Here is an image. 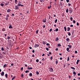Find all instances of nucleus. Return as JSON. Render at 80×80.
<instances>
[{"label":"nucleus","mask_w":80,"mask_h":80,"mask_svg":"<svg viewBox=\"0 0 80 80\" xmlns=\"http://www.w3.org/2000/svg\"><path fill=\"white\" fill-rule=\"evenodd\" d=\"M49 71L50 72H53V69L52 68H49Z\"/></svg>","instance_id":"f257e3e1"},{"label":"nucleus","mask_w":80,"mask_h":80,"mask_svg":"<svg viewBox=\"0 0 80 80\" xmlns=\"http://www.w3.org/2000/svg\"><path fill=\"white\" fill-rule=\"evenodd\" d=\"M18 7H20V6H21V7H24V5H22L21 4H18Z\"/></svg>","instance_id":"f03ea898"},{"label":"nucleus","mask_w":80,"mask_h":80,"mask_svg":"<svg viewBox=\"0 0 80 80\" xmlns=\"http://www.w3.org/2000/svg\"><path fill=\"white\" fill-rule=\"evenodd\" d=\"M19 8V7L17 6H15V10H18Z\"/></svg>","instance_id":"7ed1b4c3"},{"label":"nucleus","mask_w":80,"mask_h":80,"mask_svg":"<svg viewBox=\"0 0 80 80\" xmlns=\"http://www.w3.org/2000/svg\"><path fill=\"white\" fill-rule=\"evenodd\" d=\"M11 11H12V10H10V9H8V10L7 11V12L8 13H10V12Z\"/></svg>","instance_id":"20e7f679"},{"label":"nucleus","mask_w":80,"mask_h":80,"mask_svg":"<svg viewBox=\"0 0 80 80\" xmlns=\"http://www.w3.org/2000/svg\"><path fill=\"white\" fill-rule=\"evenodd\" d=\"M38 46H39L38 44H36L35 45L34 47L35 48H37V47H38Z\"/></svg>","instance_id":"39448f33"},{"label":"nucleus","mask_w":80,"mask_h":80,"mask_svg":"<svg viewBox=\"0 0 80 80\" xmlns=\"http://www.w3.org/2000/svg\"><path fill=\"white\" fill-rule=\"evenodd\" d=\"M69 11L70 13H72V9H70Z\"/></svg>","instance_id":"423d86ee"},{"label":"nucleus","mask_w":80,"mask_h":80,"mask_svg":"<svg viewBox=\"0 0 80 80\" xmlns=\"http://www.w3.org/2000/svg\"><path fill=\"white\" fill-rule=\"evenodd\" d=\"M7 67V64H4L3 66V68H6Z\"/></svg>","instance_id":"0eeeda50"},{"label":"nucleus","mask_w":80,"mask_h":80,"mask_svg":"<svg viewBox=\"0 0 80 80\" xmlns=\"http://www.w3.org/2000/svg\"><path fill=\"white\" fill-rule=\"evenodd\" d=\"M1 75H2V76H3L4 75V72H2L1 74Z\"/></svg>","instance_id":"6e6552de"},{"label":"nucleus","mask_w":80,"mask_h":80,"mask_svg":"<svg viewBox=\"0 0 80 80\" xmlns=\"http://www.w3.org/2000/svg\"><path fill=\"white\" fill-rule=\"evenodd\" d=\"M70 27H68L67 28V31H68H68H70Z\"/></svg>","instance_id":"1a4fd4ad"},{"label":"nucleus","mask_w":80,"mask_h":80,"mask_svg":"<svg viewBox=\"0 0 80 80\" xmlns=\"http://www.w3.org/2000/svg\"><path fill=\"white\" fill-rule=\"evenodd\" d=\"M59 40V39L58 38H57L56 39V41H58Z\"/></svg>","instance_id":"9d476101"},{"label":"nucleus","mask_w":80,"mask_h":80,"mask_svg":"<svg viewBox=\"0 0 80 80\" xmlns=\"http://www.w3.org/2000/svg\"><path fill=\"white\" fill-rule=\"evenodd\" d=\"M15 3L16 5V4H17V2H18V1H17V0H15Z\"/></svg>","instance_id":"9b49d317"},{"label":"nucleus","mask_w":80,"mask_h":80,"mask_svg":"<svg viewBox=\"0 0 80 80\" xmlns=\"http://www.w3.org/2000/svg\"><path fill=\"white\" fill-rule=\"evenodd\" d=\"M15 78H16V77H15V76H14V77H13V78H12V80H14V79H15Z\"/></svg>","instance_id":"f8f14e48"},{"label":"nucleus","mask_w":80,"mask_h":80,"mask_svg":"<svg viewBox=\"0 0 80 80\" xmlns=\"http://www.w3.org/2000/svg\"><path fill=\"white\" fill-rule=\"evenodd\" d=\"M80 62V60H78L76 62L77 64H78V62Z\"/></svg>","instance_id":"ddd939ff"},{"label":"nucleus","mask_w":80,"mask_h":80,"mask_svg":"<svg viewBox=\"0 0 80 80\" xmlns=\"http://www.w3.org/2000/svg\"><path fill=\"white\" fill-rule=\"evenodd\" d=\"M5 77L6 78H8V74H5Z\"/></svg>","instance_id":"4468645a"},{"label":"nucleus","mask_w":80,"mask_h":80,"mask_svg":"<svg viewBox=\"0 0 80 80\" xmlns=\"http://www.w3.org/2000/svg\"><path fill=\"white\" fill-rule=\"evenodd\" d=\"M43 44L44 45H45V44H46L47 43V42H43Z\"/></svg>","instance_id":"2eb2a0df"},{"label":"nucleus","mask_w":80,"mask_h":80,"mask_svg":"<svg viewBox=\"0 0 80 80\" xmlns=\"http://www.w3.org/2000/svg\"><path fill=\"white\" fill-rule=\"evenodd\" d=\"M64 30L65 31V32H66V31H67V28H66V27L65 26L64 27Z\"/></svg>","instance_id":"dca6fc26"},{"label":"nucleus","mask_w":80,"mask_h":80,"mask_svg":"<svg viewBox=\"0 0 80 80\" xmlns=\"http://www.w3.org/2000/svg\"><path fill=\"white\" fill-rule=\"evenodd\" d=\"M29 76H30V77H32V73H30V74H29Z\"/></svg>","instance_id":"f3484780"},{"label":"nucleus","mask_w":80,"mask_h":80,"mask_svg":"<svg viewBox=\"0 0 80 80\" xmlns=\"http://www.w3.org/2000/svg\"><path fill=\"white\" fill-rule=\"evenodd\" d=\"M70 19L71 21H73V18L72 17H71Z\"/></svg>","instance_id":"a211bd4d"},{"label":"nucleus","mask_w":80,"mask_h":80,"mask_svg":"<svg viewBox=\"0 0 80 80\" xmlns=\"http://www.w3.org/2000/svg\"><path fill=\"white\" fill-rule=\"evenodd\" d=\"M66 13H68V8H67L66 10Z\"/></svg>","instance_id":"6ab92c4d"},{"label":"nucleus","mask_w":80,"mask_h":80,"mask_svg":"<svg viewBox=\"0 0 80 80\" xmlns=\"http://www.w3.org/2000/svg\"><path fill=\"white\" fill-rule=\"evenodd\" d=\"M66 40L67 41V42H68V41H69V40H70V39L69 38H67V39H66Z\"/></svg>","instance_id":"aec40b11"},{"label":"nucleus","mask_w":80,"mask_h":80,"mask_svg":"<svg viewBox=\"0 0 80 80\" xmlns=\"http://www.w3.org/2000/svg\"><path fill=\"white\" fill-rule=\"evenodd\" d=\"M71 68L72 69H73V70H75V68H73V67H71Z\"/></svg>","instance_id":"412c9836"},{"label":"nucleus","mask_w":80,"mask_h":80,"mask_svg":"<svg viewBox=\"0 0 80 80\" xmlns=\"http://www.w3.org/2000/svg\"><path fill=\"white\" fill-rule=\"evenodd\" d=\"M28 69V70H32V68H29Z\"/></svg>","instance_id":"4be33fe9"},{"label":"nucleus","mask_w":80,"mask_h":80,"mask_svg":"<svg viewBox=\"0 0 80 80\" xmlns=\"http://www.w3.org/2000/svg\"><path fill=\"white\" fill-rule=\"evenodd\" d=\"M68 35H69V36H70V35H71V34L70 33V32H68Z\"/></svg>","instance_id":"5701e85b"},{"label":"nucleus","mask_w":80,"mask_h":80,"mask_svg":"<svg viewBox=\"0 0 80 80\" xmlns=\"http://www.w3.org/2000/svg\"><path fill=\"white\" fill-rule=\"evenodd\" d=\"M9 28H13V27L10 25Z\"/></svg>","instance_id":"b1692460"},{"label":"nucleus","mask_w":80,"mask_h":80,"mask_svg":"<svg viewBox=\"0 0 80 80\" xmlns=\"http://www.w3.org/2000/svg\"><path fill=\"white\" fill-rule=\"evenodd\" d=\"M51 7H52V6H51V4L50 5V7L49 6H48V9H49V8H51Z\"/></svg>","instance_id":"393cba45"},{"label":"nucleus","mask_w":80,"mask_h":80,"mask_svg":"<svg viewBox=\"0 0 80 80\" xmlns=\"http://www.w3.org/2000/svg\"><path fill=\"white\" fill-rule=\"evenodd\" d=\"M2 31H5V29L4 28H3L2 29Z\"/></svg>","instance_id":"a878e982"},{"label":"nucleus","mask_w":80,"mask_h":80,"mask_svg":"<svg viewBox=\"0 0 80 80\" xmlns=\"http://www.w3.org/2000/svg\"><path fill=\"white\" fill-rule=\"evenodd\" d=\"M28 72H30V71H26L25 72V73H28Z\"/></svg>","instance_id":"bb28decb"},{"label":"nucleus","mask_w":80,"mask_h":80,"mask_svg":"<svg viewBox=\"0 0 80 80\" xmlns=\"http://www.w3.org/2000/svg\"><path fill=\"white\" fill-rule=\"evenodd\" d=\"M1 4L2 7H3V5H4V4L1 3Z\"/></svg>","instance_id":"cd10ccee"},{"label":"nucleus","mask_w":80,"mask_h":80,"mask_svg":"<svg viewBox=\"0 0 80 80\" xmlns=\"http://www.w3.org/2000/svg\"><path fill=\"white\" fill-rule=\"evenodd\" d=\"M58 29L57 28L56 29V32H58Z\"/></svg>","instance_id":"c85d7f7f"},{"label":"nucleus","mask_w":80,"mask_h":80,"mask_svg":"<svg viewBox=\"0 0 80 80\" xmlns=\"http://www.w3.org/2000/svg\"><path fill=\"white\" fill-rule=\"evenodd\" d=\"M54 22H55V23H57V19H56L55 20Z\"/></svg>","instance_id":"c756f323"},{"label":"nucleus","mask_w":80,"mask_h":80,"mask_svg":"<svg viewBox=\"0 0 80 80\" xmlns=\"http://www.w3.org/2000/svg\"><path fill=\"white\" fill-rule=\"evenodd\" d=\"M69 60H70V58L69 57H68V58L67 61H69Z\"/></svg>","instance_id":"7c9ffc66"},{"label":"nucleus","mask_w":80,"mask_h":80,"mask_svg":"<svg viewBox=\"0 0 80 80\" xmlns=\"http://www.w3.org/2000/svg\"><path fill=\"white\" fill-rule=\"evenodd\" d=\"M58 47H61V44H58Z\"/></svg>","instance_id":"2f4dec72"},{"label":"nucleus","mask_w":80,"mask_h":80,"mask_svg":"<svg viewBox=\"0 0 80 80\" xmlns=\"http://www.w3.org/2000/svg\"><path fill=\"white\" fill-rule=\"evenodd\" d=\"M68 47H69V48H71L72 47L71 46V45H68Z\"/></svg>","instance_id":"473e14b6"},{"label":"nucleus","mask_w":80,"mask_h":80,"mask_svg":"<svg viewBox=\"0 0 80 80\" xmlns=\"http://www.w3.org/2000/svg\"><path fill=\"white\" fill-rule=\"evenodd\" d=\"M76 22V21H75V20H73V23H75Z\"/></svg>","instance_id":"72a5a7b5"},{"label":"nucleus","mask_w":80,"mask_h":80,"mask_svg":"<svg viewBox=\"0 0 80 80\" xmlns=\"http://www.w3.org/2000/svg\"><path fill=\"white\" fill-rule=\"evenodd\" d=\"M7 38H8V40H9V39H10V37L9 36L7 37Z\"/></svg>","instance_id":"f704fd0d"},{"label":"nucleus","mask_w":80,"mask_h":80,"mask_svg":"<svg viewBox=\"0 0 80 80\" xmlns=\"http://www.w3.org/2000/svg\"><path fill=\"white\" fill-rule=\"evenodd\" d=\"M36 74L37 75H39V72L38 71H37Z\"/></svg>","instance_id":"c9c22d12"},{"label":"nucleus","mask_w":80,"mask_h":80,"mask_svg":"<svg viewBox=\"0 0 80 80\" xmlns=\"http://www.w3.org/2000/svg\"><path fill=\"white\" fill-rule=\"evenodd\" d=\"M10 17V16H9V15L8 14L7 15V17Z\"/></svg>","instance_id":"e433bc0d"},{"label":"nucleus","mask_w":80,"mask_h":80,"mask_svg":"<svg viewBox=\"0 0 80 80\" xmlns=\"http://www.w3.org/2000/svg\"><path fill=\"white\" fill-rule=\"evenodd\" d=\"M46 49L48 51V50H49V49H48V48H46Z\"/></svg>","instance_id":"4c0bfd02"},{"label":"nucleus","mask_w":80,"mask_h":80,"mask_svg":"<svg viewBox=\"0 0 80 80\" xmlns=\"http://www.w3.org/2000/svg\"><path fill=\"white\" fill-rule=\"evenodd\" d=\"M1 50H2V51H3L4 50V48H2Z\"/></svg>","instance_id":"58836bf2"},{"label":"nucleus","mask_w":80,"mask_h":80,"mask_svg":"<svg viewBox=\"0 0 80 80\" xmlns=\"http://www.w3.org/2000/svg\"><path fill=\"white\" fill-rule=\"evenodd\" d=\"M67 51H68L69 50V48H67Z\"/></svg>","instance_id":"ea45409f"},{"label":"nucleus","mask_w":80,"mask_h":80,"mask_svg":"<svg viewBox=\"0 0 80 80\" xmlns=\"http://www.w3.org/2000/svg\"><path fill=\"white\" fill-rule=\"evenodd\" d=\"M38 30L36 31V33L37 34H38Z\"/></svg>","instance_id":"a19ab883"},{"label":"nucleus","mask_w":80,"mask_h":80,"mask_svg":"<svg viewBox=\"0 0 80 80\" xmlns=\"http://www.w3.org/2000/svg\"><path fill=\"white\" fill-rule=\"evenodd\" d=\"M23 76H24V75H23V74H22V76H21V77H22V78H23Z\"/></svg>","instance_id":"79ce46f5"},{"label":"nucleus","mask_w":80,"mask_h":80,"mask_svg":"<svg viewBox=\"0 0 80 80\" xmlns=\"http://www.w3.org/2000/svg\"><path fill=\"white\" fill-rule=\"evenodd\" d=\"M77 25H78V26H79V23L78 22H77Z\"/></svg>","instance_id":"37998d69"},{"label":"nucleus","mask_w":80,"mask_h":80,"mask_svg":"<svg viewBox=\"0 0 80 80\" xmlns=\"http://www.w3.org/2000/svg\"><path fill=\"white\" fill-rule=\"evenodd\" d=\"M73 74H74L75 75L76 74V72H73Z\"/></svg>","instance_id":"c03bdc74"},{"label":"nucleus","mask_w":80,"mask_h":80,"mask_svg":"<svg viewBox=\"0 0 80 80\" xmlns=\"http://www.w3.org/2000/svg\"><path fill=\"white\" fill-rule=\"evenodd\" d=\"M47 45H48V46H49V45H50V44L48 43H47L46 44Z\"/></svg>","instance_id":"a18cd8bd"},{"label":"nucleus","mask_w":80,"mask_h":80,"mask_svg":"<svg viewBox=\"0 0 80 80\" xmlns=\"http://www.w3.org/2000/svg\"><path fill=\"white\" fill-rule=\"evenodd\" d=\"M36 61L37 62H39V60H38V59H37Z\"/></svg>","instance_id":"49530a36"},{"label":"nucleus","mask_w":80,"mask_h":80,"mask_svg":"<svg viewBox=\"0 0 80 80\" xmlns=\"http://www.w3.org/2000/svg\"><path fill=\"white\" fill-rule=\"evenodd\" d=\"M43 22H44V23L46 22V20H43Z\"/></svg>","instance_id":"de8ad7c7"},{"label":"nucleus","mask_w":80,"mask_h":80,"mask_svg":"<svg viewBox=\"0 0 80 80\" xmlns=\"http://www.w3.org/2000/svg\"><path fill=\"white\" fill-rule=\"evenodd\" d=\"M56 64H58V61H56Z\"/></svg>","instance_id":"09e8293b"},{"label":"nucleus","mask_w":80,"mask_h":80,"mask_svg":"<svg viewBox=\"0 0 80 80\" xmlns=\"http://www.w3.org/2000/svg\"><path fill=\"white\" fill-rule=\"evenodd\" d=\"M52 29L51 28L50 30H49V32H52Z\"/></svg>","instance_id":"8fccbe9b"},{"label":"nucleus","mask_w":80,"mask_h":80,"mask_svg":"<svg viewBox=\"0 0 80 80\" xmlns=\"http://www.w3.org/2000/svg\"><path fill=\"white\" fill-rule=\"evenodd\" d=\"M53 59V57L51 56V60H52Z\"/></svg>","instance_id":"3c124183"},{"label":"nucleus","mask_w":80,"mask_h":80,"mask_svg":"<svg viewBox=\"0 0 80 80\" xmlns=\"http://www.w3.org/2000/svg\"><path fill=\"white\" fill-rule=\"evenodd\" d=\"M70 27H73V25H71L70 26Z\"/></svg>","instance_id":"603ef678"},{"label":"nucleus","mask_w":80,"mask_h":80,"mask_svg":"<svg viewBox=\"0 0 80 80\" xmlns=\"http://www.w3.org/2000/svg\"><path fill=\"white\" fill-rule=\"evenodd\" d=\"M21 70H23V68L22 67V68H21Z\"/></svg>","instance_id":"864d4df0"},{"label":"nucleus","mask_w":80,"mask_h":80,"mask_svg":"<svg viewBox=\"0 0 80 80\" xmlns=\"http://www.w3.org/2000/svg\"><path fill=\"white\" fill-rule=\"evenodd\" d=\"M49 54L50 55H52V52H49Z\"/></svg>","instance_id":"5fc2aeb1"},{"label":"nucleus","mask_w":80,"mask_h":80,"mask_svg":"<svg viewBox=\"0 0 80 80\" xmlns=\"http://www.w3.org/2000/svg\"><path fill=\"white\" fill-rule=\"evenodd\" d=\"M42 61H44V60H45V59H44V58H43L42 59Z\"/></svg>","instance_id":"6e6d98bb"},{"label":"nucleus","mask_w":80,"mask_h":80,"mask_svg":"<svg viewBox=\"0 0 80 80\" xmlns=\"http://www.w3.org/2000/svg\"><path fill=\"white\" fill-rule=\"evenodd\" d=\"M66 1H67V2H69V0H66Z\"/></svg>","instance_id":"4d7b16f0"},{"label":"nucleus","mask_w":80,"mask_h":80,"mask_svg":"<svg viewBox=\"0 0 80 80\" xmlns=\"http://www.w3.org/2000/svg\"><path fill=\"white\" fill-rule=\"evenodd\" d=\"M71 5H72L71 4H68V6H71Z\"/></svg>","instance_id":"13d9d810"},{"label":"nucleus","mask_w":80,"mask_h":80,"mask_svg":"<svg viewBox=\"0 0 80 80\" xmlns=\"http://www.w3.org/2000/svg\"><path fill=\"white\" fill-rule=\"evenodd\" d=\"M6 20H8V18L7 17L6 18Z\"/></svg>","instance_id":"bf43d9fd"},{"label":"nucleus","mask_w":80,"mask_h":80,"mask_svg":"<svg viewBox=\"0 0 80 80\" xmlns=\"http://www.w3.org/2000/svg\"><path fill=\"white\" fill-rule=\"evenodd\" d=\"M34 52H35V50H32V53H34Z\"/></svg>","instance_id":"052dcab7"},{"label":"nucleus","mask_w":80,"mask_h":80,"mask_svg":"<svg viewBox=\"0 0 80 80\" xmlns=\"http://www.w3.org/2000/svg\"><path fill=\"white\" fill-rule=\"evenodd\" d=\"M45 28V25H44L43 26V28Z\"/></svg>","instance_id":"680f3d73"},{"label":"nucleus","mask_w":80,"mask_h":80,"mask_svg":"<svg viewBox=\"0 0 80 80\" xmlns=\"http://www.w3.org/2000/svg\"><path fill=\"white\" fill-rule=\"evenodd\" d=\"M30 49H32V48L31 47H29Z\"/></svg>","instance_id":"e2e57ef3"},{"label":"nucleus","mask_w":80,"mask_h":80,"mask_svg":"<svg viewBox=\"0 0 80 80\" xmlns=\"http://www.w3.org/2000/svg\"><path fill=\"white\" fill-rule=\"evenodd\" d=\"M78 76H80V73H79L78 74Z\"/></svg>","instance_id":"0e129e2a"},{"label":"nucleus","mask_w":80,"mask_h":80,"mask_svg":"<svg viewBox=\"0 0 80 80\" xmlns=\"http://www.w3.org/2000/svg\"><path fill=\"white\" fill-rule=\"evenodd\" d=\"M51 79H52V80H54V78H51Z\"/></svg>","instance_id":"69168bd1"},{"label":"nucleus","mask_w":80,"mask_h":80,"mask_svg":"<svg viewBox=\"0 0 80 80\" xmlns=\"http://www.w3.org/2000/svg\"><path fill=\"white\" fill-rule=\"evenodd\" d=\"M75 52L76 53H77V51H76Z\"/></svg>","instance_id":"338daca9"},{"label":"nucleus","mask_w":80,"mask_h":80,"mask_svg":"<svg viewBox=\"0 0 80 80\" xmlns=\"http://www.w3.org/2000/svg\"><path fill=\"white\" fill-rule=\"evenodd\" d=\"M18 2H19V4H20V3H21V2L20 1H18Z\"/></svg>","instance_id":"774afa93"}]
</instances>
